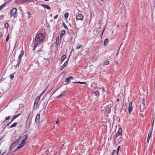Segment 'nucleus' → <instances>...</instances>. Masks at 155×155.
I'll list each match as a JSON object with an SVG mask.
<instances>
[{
	"label": "nucleus",
	"instance_id": "2",
	"mask_svg": "<svg viewBox=\"0 0 155 155\" xmlns=\"http://www.w3.org/2000/svg\"><path fill=\"white\" fill-rule=\"evenodd\" d=\"M22 140H21V143L19 144V145L18 146L17 148V149L18 150L21 148L25 144V141L27 138V135L25 134L22 137Z\"/></svg>",
	"mask_w": 155,
	"mask_h": 155
},
{
	"label": "nucleus",
	"instance_id": "28",
	"mask_svg": "<svg viewBox=\"0 0 155 155\" xmlns=\"http://www.w3.org/2000/svg\"><path fill=\"white\" fill-rule=\"evenodd\" d=\"M69 14L68 12H66L65 13L64 16L65 18H67L68 17Z\"/></svg>",
	"mask_w": 155,
	"mask_h": 155
},
{
	"label": "nucleus",
	"instance_id": "46",
	"mask_svg": "<svg viewBox=\"0 0 155 155\" xmlns=\"http://www.w3.org/2000/svg\"><path fill=\"white\" fill-rule=\"evenodd\" d=\"M58 15H56L54 17V19H56V18H58Z\"/></svg>",
	"mask_w": 155,
	"mask_h": 155
},
{
	"label": "nucleus",
	"instance_id": "24",
	"mask_svg": "<svg viewBox=\"0 0 155 155\" xmlns=\"http://www.w3.org/2000/svg\"><path fill=\"white\" fill-rule=\"evenodd\" d=\"M82 46L81 45L78 44L77 46L76 47V48L77 49H80L81 48H82Z\"/></svg>",
	"mask_w": 155,
	"mask_h": 155
},
{
	"label": "nucleus",
	"instance_id": "56",
	"mask_svg": "<svg viewBox=\"0 0 155 155\" xmlns=\"http://www.w3.org/2000/svg\"><path fill=\"white\" fill-rule=\"evenodd\" d=\"M26 1H30V0H25Z\"/></svg>",
	"mask_w": 155,
	"mask_h": 155
},
{
	"label": "nucleus",
	"instance_id": "44",
	"mask_svg": "<svg viewBox=\"0 0 155 155\" xmlns=\"http://www.w3.org/2000/svg\"><path fill=\"white\" fill-rule=\"evenodd\" d=\"M65 67H64L63 65L61 66V69L62 70Z\"/></svg>",
	"mask_w": 155,
	"mask_h": 155
},
{
	"label": "nucleus",
	"instance_id": "41",
	"mask_svg": "<svg viewBox=\"0 0 155 155\" xmlns=\"http://www.w3.org/2000/svg\"><path fill=\"white\" fill-rule=\"evenodd\" d=\"M4 18V15H2L0 16V20H2Z\"/></svg>",
	"mask_w": 155,
	"mask_h": 155
},
{
	"label": "nucleus",
	"instance_id": "42",
	"mask_svg": "<svg viewBox=\"0 0 155 155\" xmlns=\"http://www.w3.org/2000/svg\"><path fill=\"white\" fill-rule=\"evenodd\" d=\"M10 116H8V117H7L6 118H5V120H8L9 119V118H10Z\"/></svg>",
	"mask_w": 155,
	"mask_h": 155
},
{
	"label": "nucleus",
	"instance_id": "32",
	"mask_svg": "<svg viewBox=\"0 0 155 155\" xmlns=\"http://www.w3.org/2000/svg\"><path fill=\"white\" fill-rule=\"evenodd\" d=\"M12 1V0H8L5 3H6V5L7 4H8Z\"/></svg>",
	"mask_w": 155,
	"mask_h": 155
},
{
	"label": "nucleus",
	"instance_id": "50",
	"mask_svg": "<svg viewBox=\"0 0 155 155\" xmlns=\"http://www.w3.org/2000/svg\"><path fill=\"white\" fill-rule=\"evenodd\" d=\"M2 78L0 80V83L2 81Z\"/></svg>",
	"mask_w": 155,
	"mask_h": 155
},
{
	"label": "nucleus",
	"instance_id": "15",
	"mask_svg": "<svg viewBox=\"0 0 155 155\" xmlns=\"http://www.w3.org/2000/svg\"><path fill=\"white\" fill-rule=\"evenodd\" d=\"M151 134H152V133L151 132V133L150 132V131L149 133L148 134L147 138V142L148 143L149 139L151 137Z\"/></svg>",
	"mask_w": 155,
	"mask_h": 155
},
{
	"label": "nucleus",
	"instance_id": "20",
	"mask_svg": "<svg viewBox=\"0 0 155 155\" xmlns=\"http://www.w3.org/2000/svg\"><path fill=\"white\" fill-rule=\"evenodd\" d=\"M17 124V122H15L13 124H12L10 127V128H12L15 127Z\"/></svg>",
	"mask_w": 155,
	"mask_h": 155
},
{
	"label": "nucleus",
	"instance_id": "25",
	"mask_svg": "<svg viewBox=\"0 0 155 155\" xmlns=\"http://www.w3.org/2000/svg\"><path fill=\"white\" fill-rule=\"evenodd\" d=\"M38 45V44L36 42L34 44V47L33 48V50H35V48L37 47Z\"/></svg>",
	"mask_w": 155,
	"mask_h": 155
},
{
	"label": "nucleus",
	"instance_id": "53",
	"mask_svg": "<svg viewBox=\"0 0 155 155\" xmlns=\"http://www.w3.org/2000/svg\"><path fill=\"white\" fill-rule=\"evenodd\" d=\"M101 1L103 2L104 1V0H101Z\"/></svg>",
	"mask_w": 155,
	"mask_h": 155
},
{
	"label": "nucleus",
	"instance_id": "37",
	"mask_svg": "<svg viewBox=\"0 0 155 155\" xmlns=\"http://www.w3.org/2000/svg\"><path fill=\"white\" fill-rule=\"evenodd\" d=\"M106 109V108H105V107H103V105L102 107L101 108V110L104 111V110Z\"/></svg>",
	"mask_w": 155,
	"mask_h": 155
},
{
	"label": "nucleus",
	"instance_id": "39",
	"mask_svg": "<svg viewBox=\"0 0 155 155\" xmlns=\"http://www.w3.org/2000/svg\"><path fill=\"white\" fill-rule=\"evenodd\" d=\"M67 64H68V62L67 61H66L64 62V64H63V65L64 67H65L67 65Z\"/></svg>",
	"mask_w": 155,
	"mask_h": 155
},
{
	"label": "nucleus",
	"instance_id": "33",
	"mask_svg": "<svg viewBox=\"0 0 155 155\" xmlns=\"http://www.w3.org/2000/svg\"><path fill=\"white\" fill-rule=\"evenodd\" d=\"M75 83H79V84H85V82H80V81H79V82H75Z\"/></svg>",
	"mask_w": 155,
	"mask_h": 155
},
{
	"label": "nucleus",
	"instance_id": "40",
	"mask_svg": "<svg viewBox=\"0 0 155 155\" xmlns=\"http://www.w3.org/2000/svg\"><path fill=\"white\" fill-rule=\"evenodd\" d=\"M31 111H30V113H29V115H28V118H27L26 121H28V119H29V117H30V114H31Z\"/></svg>",
	"mask_w": 155,
	"mask_h": 155
},
{
	"label": "nucleus",
	"instance_id": "23",
	"mask_svg": "<svg viewBox=\"0 0 155 155\" xmlns=\"http://www.w3.org/2000/svg\"><path fill=\"white\" fill-rule=\"evenodd\" d=\"M58 40H57V38H56V43H55V45L56 46H58V44H59V38L58 37Z\"/></svg>",
	"mask_w": 155,
	"mask_h": 155
},
{
	"label": "nucleus",
	"instance_id": "8",
	"mask_svg": "<svg viewBox=\"0 0 155 155\" xmlns=\"http://www.w3.org/2000/svg\"><path fill=\"white\" fill-rule=\"evenodd\" d=\"M111 102L108 101L107 103H105L103 104V107H105V108H110L111 107Z\"/></svg>",
	"mask_w": 155,
	"mask_h": 155
},
{
	"label": "nucleus",
	"instance_id": "5",
	"mask_svg": "<svg viewBox=\"0 0 155 155\" xmlns=\"http://www.w3.org/2000/svg\"><path fill=\"white\" fill-rule=\"evenodd\" d=\"M20 139H19L16 141L14 142V143L12 144V145L10 147V149L12 150V149L14 147H15L16 145L20 142Z\"/></svg>",
	"mask_w": 155,
	"mask_h": 155
},
{
	"label": "nucleus",
	"instance_id": "36",
	"mask_svg": "<svg viewBox=\"0 0 155 155\" xmlns=\"http://www.w3.org/2000/svg\"><path fill=\"white\" fill-rule=\"evenodd\" d=\"M63 25L64 26V28H66L67 29H68V27H67V26L64 23H63Z\"/></svg>",
	"mask_w": 155,
	"mask_h": 155
},
{
	"label": "nucleus",
	"instance_id": "30",
	"mask_svg": "<svg viewBox=\"0 0 155 155\" xmlns=\"http://www.w3.org/2000/svg\"><path fill=\"white\" fill-rule=\"evenodd\" d=\"M8 23H6L5 24V25H4V27L5 28H7V29L8 28Z\"/></svg>",
	"mask_w": 155,
	"mask_h": 155
},
{
	"label": "nucleus",
	"instance_id": "6",
	"mask_svg": "<svg viewBox=\"0 0 155 155\" xmlns=\"http://www.w3.org/2000/svg\"><path fill=\"white\" fill-rule=\"evenodd\" d=\"M83 17L81 13V12L79 11V12L78 13L77 15L76 16V20L82 21L83 19Z\"/></svg>",
	"mask_w": 155,
	"mask_h": 155
},
{
	"label": "nucleus",
	"instance_id": "1",
	"mask_svg": "<svg viewBox=\"0 0 155 155\" xmlns=\"http://www.w3.org/2000/svg\"><path fill=\"white\" fill-rule=\"evenodd\" d=\"M44 37L43 34L42 33L38 34L35 37V40L37 42H40L43 41Z\"/></svg>",
	"mask_w": 155,
	"mask_h": 155
},
{
	"label": "nucleus",
	"instance_id": "51",
	"mask_svg": "<svg viewBox=\"0 0 155 155\" xmlns=\"http://www.w3.org/2000/svg\"><path fill=\"white\" fill-rule=\"evenodd\" d=\"M119 101V99H117V101Z\"/></svg>",
	"mask_w": 155,
	"mask_h": 155
},
{
	"label": "nucleus",
	"instance_id": "52",
	"mask_svg": "<svg viewBox=\"0 0 155 155\" xmlns=\"http://www.w3.org/2000/svg\"><path fill=\"white\" fill-rule=\"evenodd\" d=\"M45 0L46 1H49V0Z\"/></svg>",
	"mask_w": 155,
	"mask_h": 155
},
{
	"label": "nucleus",
	"instance_id": "13",
	"mask_svg": "<svg viewBox=\"0 0 155 155\" xmlns=\"http://www.w3.org/2000/svg\"><path fill=\"white\" fill-rule=\"evenodd\" d=\"M21 114V113H19V114H17L14 116L12 117V118L11 121V122H12L13 121V120H15V119H16L17 117H18L19 116H20Z\"/></svg>",
	"mask_w": 155,
	"mask_h": 155
},
{
	"label": "nucleus",
	"instance_id": "22",
	"mask_svg": "<svg viewBox=\"0 0 155 155\" xmlns=\"http://www.w3.org/2000/svg\"><path fill=\"white\" fill-rule=\"evenodd\" d=\"M65 31L64 30H62V31H61V33L60 35V37H62L63 36V35H64V34H65Z\"/></svg>",
	"mask_w": 155,
	"mask_h": 155
},
{
	"label": "nucleus",
	"instance_id": "11",
	"mask_svg": "<svg viewBox=\"0 0 155 155\" xmlns=\"http://www.w3.org/2000/svg\"><path fill=\"white\" fill-rule=\"evenodd\" d=\"M45 61V59L44 58H41L39 59V61L41 64H43Z\"/></svg>",
	"mask_w": 155,
	"mask_h": 155
},
{
	"label": "nucleus",
	"instance_id": "17",
	"mask_svg": "<svg viewBox=\"0 0 155 155\" xmlns=\"http://www.w3.org/2000/svg\"><path fill=\"white\" fill-rule=\"evenodd\" d=\"M109 42V40L107 38H106L104 41V45L105 46H106Z\"/></svg>",
	"mask_w": 155,
	"mask_h": 155
},
{
	"label": "nucleus",
	"instance_id": "21",
	"mask_svg": "<svg viewBox=\"0 0 155 155\" xmlns=\"http://www.w3.org/2000/svg\"><path fill=\"white\" fill-rule=\"evenodd\" d=\"M66 57L65 55H63L61 58V62H62L66 58Z\"/></svg>",
	"mask_w": 155,
	"mask_h": 155
},
{
	"label": "nucleus",
	"instance_id": "58",
	"mask_svg": "<svg viewBox=\"0 0 155 155\" xmlns=\"http://www.w3.org/2000/svg\"><path fill=\"white\" fill-rule=\"evenodd\" d=\"M45 91H43V92H45Z\"/></svg>",
	"mask_w": 155,
	"mask_h": 155
},
{
	"label": "nucleus",
	"instance_id": "27",
	"mask_svg": "<svg viewBox=\"0 0 155 155\" xmlns=\"http://www.w3.org/2000/svg\"><path fill=\"white\" fill-rule=\"evenodd\" d=\"M109 63V61H108L106 60L104 62V65H108Z\"/></svg>",
	"mask_w": 155,
	"mask_h": 155
},
{
	"label": "nucleus",
	"instance_id": "49",
	"mask_svg": "<svg viewBox=\"0 0 155 155\" xmlns=\"http://www.w3.org/2000/svg\"><path fill=\"white\" fill-rule=\"evenodd\" d=\"M119 135H119V134H117H117H116L115 135V137H117Z\"/></svg>",
	"mask_w": 155,
	"mask_h": 155
},
{
	"label": "nucleus",
	"instance_id": "34",
	"mask_svg": "<svg viewBox=\"0 0 155 155\" xmlns=\"http://www.w3.org/2000/svg\"><path fill=\"white\" fill-rule=\"evenodd\" d=\"M9 34L7 37H6V41H7L8 40V39H9Z\"/></svg>",
	"mask_w": 155,
	"mask_h": 155
},
{
	"label": "nucleus",
	"instance_id": "18",
	"mask_svg": "<svg viewBox=\"0 0 155 155\" xmlns=\"http://www.w3.org/2000/svg\"><path fill=\"white\" fill-rule=\"evenodd\" d=\"M122 133V130L121 128H119L118 131L117 133V134H119V135H121Z\"/></svg>",
	"mask_w": 155,
	"mask_h": 155
},
{
	"label": "nucleus",
	"instance_id": "10",
	"mask_svg": "<svg viewBox=\"0 0 155 155\" xmlns=\"http://www.w3.org/2000/svg\"><path fill=\"white\" fill-rule=\"evenodd\" d=\"M140 112H143L146 109L145 106L140 104Z\"/></svg>",
	"mask_w": 155,
	"mask_h": 155
},
{
	"label": "nucleus",
	"instance_id": "45",
	"mask_svg": "<svg viewBox=\"0 0 155 155\" xmlns=\"http://www.w3.org/2000/svg\"><path fill=\"white\" fill-rule=\"evenodd\" d=\"M12 123L11 121H10L6 125V126H8L9 125Z\"/></svg>",
	"mask_w": 155,
	"mask_h": 155
},
{
	"label": "nucleus",
	"instance_id": "16",
	"mask_svg": "<svg viewBox=\"0 0 155 155\" xmlns=\"http://www.w3.org/2000/svg\"><path fill=\"white\" fill-rule=\"evenodd\" d=\"M42 6L43 7H44L47 8L48 10H50L51 9L50 6L46 4H43L42 5Z\"/></svg>",
	"mask_w": 155,
	"mask_h": 155
},
{
	"label": "nucleus",
	"instance_id": "48",
	"mask_svg": "<svg viewBox=\"0 0 155 155\" xmlns=\"http://www.w3.org/2000/svg\"><path fill=\"white\" fill-rule=\"evenodd\" d=\"M122 140V138H119V139L118 140H119V142H120Z\"/></svg>",
	"mask_w": 155,
	"mask_h": 155
},
{
	"label": "nucleus",
	"instance_id": "54",
	"mask_svg": "<svg viewBox=\"0 0 155 155\" xmlns=\"http://www.w3.org/2000/svg\"><path fill=\"white\" fill-rule=\"evenodd\" d=\"M30 14V13L29 12H28V14Z\"/></svg>",
	"mask_w": 155,
	"mask_h": 155
},
{
	"label": "nucleus",
	"instance_id": "12",
	"mask_svg": "<svg viewBox=\"0 0 155 155\" xmlns=\"http://www.w3.org/2000/svg\"><path fill=\"white\" fill-rule=\"evenodd\" d=\"M40 114H38L37 115V116L36 117L35 122L37 124H38L39 123V119L40 118Z\"/></svg>",
	"mask_w": 155,
	"mask_h": 155
},
{
	"label": "nucleus",
	"instance_id": "43",
	"mask_svg": "<svg viewBox=\"0 0 155 155\" xmlns=\"http://www.w3.org/2000/svg\"><path fill=\"white\" fill-rule=\"evenodd\" d=\"M115 152H116V150H114V151L112 153V155H114V153H115Z\"/></svg>",
	"mask_w": 155,
	"mask_h": 155
},
{
	"label": "nucleus",
	"instance_id": "19",
	"mask_svg": "<svg viewBox=\"0 0 155 155\" xmlns=\"http://www.w3.org/2000/svg\"><path fill=\"white\" fill-rule=\"evenodd\" d=\"M66 93L65 91H64L63 93H62L60 95L57 97V98H59L61 97H62L64 95V94Z\"/></svg>",
	"mask_w": 155,
	"mask_h": 155
},
{
	"label": "nucleus",
	"instance_id": "9",
	"mask_svg": "<svg viewBox=\"0 0 155 155\" xmlns=\"http://www.w3.org/2000/svg\"><path fill=\"white\" fill-rule=\"evenodd\" d=\"M132 102H130L129 103V107H128V112L129 114H130L131 113V112L133 110V107L132 106Z\"/></svg>",
	"mask_w": 155,
	"mask_h": 155
},
{
	"label": "nucleus",
	"instance_id": "35",
	"mask_svg": "<svg viewBox=\"0 0 155 155\" xmlns=\"http://www.w3.org/2000/svg\"><path fill=\"white\" fill-rule=\"evenodd\" d=\"M14 77V76L13 74H11L10 75V79L12 80L13 79Z\"/></svg>",
	"mask_w": 155,
	"mask_h": 155
},
{
	"label": "nucleus",
	"instance_id": "57",
	"mask_svg": "<svg viewBox=\"0 0 155 155\" xmlns=\"http://www.w3.org/2000/svg\"><path fill=\"white\" fill-rule=\"evenodd\" d=\"M153 122H154V121H153Z\"/></svg>",
	"mask_w": 155,
	"mask_h": 155
},
{
	"label": "nucleus",
	"instance_id": "31",
	"mask_svg": "<svg viewBox=\"0 0 155 155\" xmlns=\"http://www.w3.org/2000/svg\"><path fill=\"white\" fill-rule=\"evenodd\" d=\"M94 93H95V94L96 95H99V92L97 91H96L95 92H93Z\"/></svg>",
	"mask_w": 155,
	"mask_h": 155
},
{
	"label": "nucleus",
	"instance_id": "29",
	"mask_svg": "<svg viewBox=\"0 0 155 155\" xmlns=\"http://www.w3.org/2000/svg\"><path fill=\"white\" fill-rule=\"evenodd\" d=\"M6 5V3H4L0 6V10L2 9L3 7H4Z\"/></svg>",
	"mask_w": 155,
	"mask_h": 155
},
{
	"label": "nucleus",
	"instance_id": "7",
	"mask_svg": "<svg viewBox=\"0 0 155 155\" xmlns=\"http://www.w3.org/2000/svg\"><path fill=\"white\" fill-rule=\"evenodd\" d=\"M40 100V97H37L35 99V103L33 107L34 108H35L37 107V105L38 102Z\"/></svg>",
	"mask_w": 155,
	"mask_h": 155
},
{
	"label": "nucleus",
	"instance_id": "55",
	"mask_svg": "<svg viewBox=\"0 0 155 155\" xmlns=\"http://www.w3.org/2000/svg\"><path fill=\"white\" fill-rule=\"evenodd\" d=\"M0 155H1V152L0 153Z\"/></svg>",
	"mask_w": 155,
	"mask_h": 155
},
{
	"label": "nucleus",
	"instance_id": "3",
	"mask_svg": "<svg viewBox=\"0 0 155 155\" xmlns=\"http://www.w3.org/2000/svg\"><path fill=\"white\" fill-rule=\"evenodd\" d=\"M10 17L13 16L14 18H16L17 16V9L16 8H14L10 12Z\"/></svg>",
	"mask_w": 155,
	"mask_h": 155
},
{
	"label": "nucleus",
	"instance_id": "38",
	"mask_svg": "<svg viewBox=\"0 0 155 155\" xmlns=\"http://www.w3.org/2000/svg\"><path fill=\"white\" fill-rule=\"evenodd\" d=\"M120 146H119L117 148V153H118V152H119V148H120Z\"/></svg>",
	"mask_w": 155,
	"mask_h": 155
},
{
	"label": "nucleus",
	"instance_id": "26",
	"mask_svg": "<svg viewBox=\"0 0 155 155\" xmlns=\"http://www.w3.org/2000/svg\"><path fill=\"white\" fill-rule=\"evenodd\" d=\"M140 104L145 105V99L144 98H143V99L142 101V103Z\"/></svg>",
	"mask_w": 155,
	"mask_h": 155
},
{
	"label": "nucleus",
	"instance_id": "14",
	"mask_svg": "<svg viewBox=\"0 0 155 155\" xmlns=\"http://www.w3.org/2000/svg\"><path fill=\"white\" fill-rule=\"evenodd\" d=\"M73 78V77L72 76H70L68 78H66L65 79V81L66 82H69L71 79H72Z\"/></svg>",
	"mask_w": 155,
	"mask_h": 155
},
{
	"label": "nucleus",
	"instance_id": "4",
	"mask_svg": "<svg viewBox=\"0 0 155 155\" xmlns=\"http://www.w3.org/2000/svg\"><path fill=\"white\" fill-rule=\"evenodd\" d=\"M24 51L23 49L21 50V54H20L18 59V63L16 65V67H18L21 61V58L23 56L24 54Z\"/></svg>",
	"mask_w": 155,
	"mask_h": 155
},
{
	"label": "nucleus",
	"instance_id": "47",
	"mask_svg": "<svg viewBox=\"0 0 155 155\" xmlns=\"http://www.w3.org/2000/svg\"><path fill=\"white\" fill-rule=\"evenodd\" d=\"M59 121L58 120V119L57 120L56 122V123L57 124H58L59 123Z\"/></svg>",
	"mask_w": 155,
	"mask_h": 155
}]
</instances>
